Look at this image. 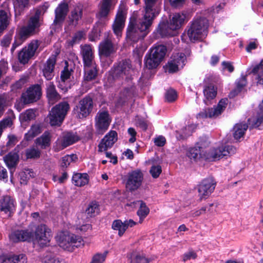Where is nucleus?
I'll list each match as a JSON object with an SVG mask.
<instances>
[{
  "mask_svg": "<svg viewBox=\"0 0 263 263\" xmlns=\"http://www.w3.org/2000/svg\"><path fill=\"white\" fill-rule=\"evenodd\" d=\"M228 103V99L224 98L221 99L215 107L208 108L200 111L197 115V118L203 119L207 118H216L221 114L226 109Z\"/></svg>",
  "mask_w": 263,
  "mask_h": 263,
  "instance_id": "nucleus-10",
  "label": "nucleus"
},
{
  "mask_svg": "<svg viewBox=\"0 0 263 263\" xmlns=\"http://www.w3.org/2000/svg\"><path fill=\"white\" fill-rule=\"evenodd\" d=\"M150 259L146 257L143 254H138L135 256L134 263H149Z\"/></svg>",
  "mask_w": 263,
  "mask_h": 263,
  "instance_id": "nucleus-58",
  "label": "nucleus"
},
{
  "mask_svg": "<svg viewBox=\"0 0 263 263\" xmlns=\"http://www.w3.org/2000/svg\"><path fill=\"white\" fill-rule=\"evenodd\" d=\"M81 54L83 58L84 66H89L96 64L92 48L90 45H85L81 47Z\"/></svg>",
  "mask_w": 263,
  "mask_h": 263,
  "instance_id": "nucleus-24",
  "label": "nucleus"
},
{
  "mask_svg": "<svg viewBox=\"0 0 263 263\" xmlns=\"http://www.w3.org/2000/svg\"><path fill=\"white\" fill-rule=\"evenodd\" d=\"M117 49V45L112 43L111 37L109 35L100 43L99 47L100 54L105 57L114 54Z\"/></svg>",
  "mask_w": 263,
  "mask_h": 263,
  "instance_id": "nucleus-16",
  "label": "nucleus"
},
{
  "mask_svg": "<svg viewBox=\"0 0 263 263\" xmlns=\"http://www.w3.org/2000/svg\"><path fill=\"white\" fill-rule=\"evenodd\" d=\"M118 140L117 133L115 130H110L101 140L98 145L99 151H106L111 148Z\"/></svg>",
  "mask_w": 263,
  "mask_h": 263,
  "instance_id": "nucleus-18",
  "label": "nucleus"
},
{
  "mask_svg": "<svg viewBox=\"0 0 263 263\" xmlns=\"http://www.w3.org/2000/svg\"><path fill=\"white\" fill-rule=\"evenodd\" d=\"M157 32L162 37L172 36L176 34V32L172 29L168 22H161L158 27Z\"/></svg>",
  "mask_w": 263,
  "mask_h": 263,
  "instance_id": "nucleus-29",
  "label": "nucleus"
},
{
  "mask_svg": "<svg viewBox=\"0 0 263 263\" xmlns=\"http://www.w3.org/2000/svg\"><path fill=\"white\" fill-rule=\"evenodd\" d=\"M162 172V169L160 165H153L150 170L149 173L154 178H158Z\"/></svg>",
  "mask_w": 263,
  "mask_h": 263,
  "instance_id": "nucleus-57",
  "label": "nucleus"
},
{
  "mask_svg": "<svg viewBox=\"0 0 263 263\" xmlns=\"http://www.w3.org/2000/svg\"><path fill=\"white\" fill-rule=\"evenodd\" d=\"M21 29L20 30L18 37L17 39H15L14 42L13 43L12 47L11 48V52L12 54H13L16 47L21 45L25 40H26L27 38L30 36H28L26 37H23L21 35Z\"/></svg>",
  "mask_w": 263,
  "mask_h": 263,
  "instance_id": "nucleus-51",
  "label": "nucleus"
},
{
  "mask_svg": "<svg viewBox=\"0 0 263 263\" xmlns=\"http://www.w3.org/2000/svg\"><path fill=\"white\" fill-rule=\"evenodd\" d=\"M88 175L86 173H76L72 178V183L76 186H83L88 183Z\"/></svg>",
  "mask_w": 263,
  "mask_h": 263,
  "instance_id": "nucleus-35",
  "label": "nucleus"
},
{
  "mask_svg": "<svg viewBox=\"0 0 263 263\" xmlns=\"http://www.w3.org/2000/svg\"><path fill=\"white\" fill-rule=\"evenodd\" d=\"M76 158L74 155H66L62 158L61 166L63 168L67 167L71 162L73 161V158Z\"/></svg>",
  "mask_w": 263,
  "mask_h": 263,
  "instance_id": "nucleus-53",
  "label": "nucleus"
},
{
  "mask_svg": "<svg viewBox=\"0 0 263 263\" xmlns=\"http://www.w3.org/2000/svg\"><path fill=\"white\" fill-rule=\"evenodd\" d=\"M143 53V50L141 46L138 47H136L133 51V56L136 57V60L140 64L141 63V58Z\"/></svg>",
  "mask_w": 263,
  "mask_h": 263,
  "instance_id": "nucleus-61",
  "label": "nucleus"
},
{
  "mask_svg": "<svg viewBox=\"0 0 263 263\" xmlns=\"http://www.w3.org/2000/svg\"><path fill=\"white\" fill-rule=\"evenodd\" d=\"M143 175L140 170L133 172V191L137 190L141 185Z\"/></svg>",
  "mask_w": 263,
  "mask_h": 263,
  "instance_id": "nucleus-41",
  "label": "nucleus"
},
{
  "mask_svg": "<svg viewBox=\"0 0 263 263\" xmlns=\"http://www.w3.org/2000/svg\"><path fill=\"white\" fill-rule=\"evenodd\" d=\"M203 93L205 97L204 102L209 105L211 104V100L214 99L217 95V88L212 84L206 86L203 90Z\"/></svg>",
  "mask_w": 263,
  "mask_h": 263,
  "instance_id": "nucleus-31",
  "label": "nucleus"
},
{
  "mask_svg": "<svg viewBox=\"0 0 263 263\" xmlns=\"http://www.w3.org/2000/svg\"><path fill=\"white\" fill-rule=\"evenodd\" d=\"M98 212V205L96 202H93L90 203L85 210V213L87 214V217H94Z\"/></svg>",
  "mask_w": 263,
  "mask_h": 263,
  "instance_id": "nucleus-47",
  "label": "nucleus"
},
{
  "mask_svg": "<svg viewBox=\"0 0 263 263\" xmlns=\"http://www.w3.org/2000/svg\"><path fill=\"white\" fill-rule=\"evenodd\" d=\"M188 27L187 34L191 41L201 40L207 35L209 21L205 17H197Z\"/></svg>",
  "mask_w": 263,
  "mask_h": 263,
  "instance_id": "nucleus-3",
  "label": "nucleus"
},
{
  "mask_svg": "<svg viewBox=\"0 0 263 263\" xmlns=\"http://www.w3.org/2000/svg\"><path fill=\"white\" fill-rule=\"evenodd\" d=\"M121 179L125 186V193L132 192V172H129L127 174L123 175Z\"/></svg>",
  "mask_w": 263,
  "mask_h": 263,
  "instance_id": "nucleus-46",
  "label": "nucleus"
},
{
  "mask_svg": "<svg viewBox=\"0 0 263 263\" xmlns=\"http://www.w3.org/2000/svg\"><path fill=\"white\" fill-rule=\"evenodd\" d=\"M68 11V5L66 3L60 4L55 10V18L53 24L61 26L64 23Z\"/></svg>",
  "mask_w": 263,
  "mask_h": 263,
  "instance_id": "nucleus-20",
  "label": "nucleus"
},
{
  "mask_svg": "<svg viewBox=\"0 0 263 263\" xmlns=\"http://www.w3.org/2000/svg\"><path fill=\"white\" fill-rule=\"evenodd\" d=\"M42 13V10H36L34 15L30 17L27 25L21 28V34L22 36H33L39 33L41 25L40 17Z\"/></svg>",
  "mask_w": 263,
  "mask_h": 263,
  "instance_id": "nucleus-8",
  "label": "nucleus"
},
{
  "mask_svg": "<svg viewBox=\"0 0 263 263\" xmlns=\"http://www.w3.org/2000/svg\"><path fill=\"white\" fill-rule=\"evenodd\" d=\"M130 95V90L129 88H125L121 93L119 99L115 103V106L117 108H121L125 106L128 100V97Z\"/></svg>",
  "mask_w": 263,
  "mask_h": 263,
  "instance_id": "nucleus-37",
  "label": "nucleus"
},
{
  "mask_svg": "<svg viewBox=\"0 0 263 263\" xmlns=\"http://www.w3.org/2000/svg\"><path fill=\"white\" fill-rule=\"evenodd\" d=\"M42 95V88L39 84H34L29 87L21 95V101L24 104L37 102Z\"/></svg>",
  "mask_w": 263,
  "mask_h": 263,
  "instance_id": "nucleus-11",
  "label": "nucleus"
},
{
  "mask_svg": "<svg viewBox=\"0 0 263 263\" xmlns=\"http://www.w3.org/2000/svg\"><path fill=\"white\" fill-rule=\"evenodd\" d=\"M177 92L172 89L168 90L165 93V98L169 102H172L177 99Z\"/></svg>",
  "mask_w": 263,
  "mask_h": 263,
  "instance_id": "nucleus-56",
  "label": "nucleus"
},
{
  "mask_svg": "<svg viewBox=\"0 0 263 263\" xmlns=\"http://www.w3.org/2000/svg\"><path fill=\"white\" fill-rule=\"evenodd\" d=\"M126 13V6L124 4H120L112 25L114 32L118 37L121 36L122 31L125 26Z\"/></svg>",
  "mask_w": 263,
  "mask_h": 263,
  "instance_id": "nucleus-9",
  "label": "nucleus"
},
{
  "mask_svg": "<svg viewBox=\"0 0 263 263\" xmlns=\"http://www.w3.org/2000/svg\"><path fill=\"white\" fill-rule=\"evenodd\" d=\"M166 48L162 45L154 46L145 57V64L149 69L156 68L163 60L166 54Z\"/></svg>",
  "mask_w": 263,
  "mask_h": 263,
  "instance_id": "nucleus-4",
  "label": "nucleus"
},
{
  "mask_svg": "<svg viewBox=\"0 0 263 263\" xmlns=\"http://www.w3.org/2000/svg\"><path fill=\"white\" fill-rule=\"evenodd\" d=\"M4 160L7 167L11 169L17 165L19 161V155L16 152H11L4 157Z\"/></svg>",
  "mask_w": 263,
  "mask_h": 263,
  "instance_id": "nucleus-30",
  "label": "nucleus"
},
{
  "mask_svg": "<svg viewBox=\"0 0 263 263\" xmlns=\"http://www.w3.org/2000/svg\"><path fill=\"white\" fill-rule=\"evenodd\" d=\"M52 237L51 230L45 224L38 226L35 231V240L40 247L47 246Z\"/></svg>",
  "mask_w": 263,
  "mask_h": 263,
  "instance_id": "nucleus-13",
  "label": "nucleus"
},
{
  "mask_svg": "<svg viewBox=\"0 0 263 263\" xmlns=\"http://www.w3.org/2000/svg\"><path fill=\"white\" fill-rule=\"evenodd\" d=\"M14 200L10 196H3L0 199V211L10 215L14 210Z\"/></svg>",
  "mask_w": 263,
  "mask_h": 263,
  "instance_id": "nucleus-25",
  "label": "nucleus"
},
{
  "mask_svg": "<svg viewBox=\"0 0 263 263\" xmlns=\"http://www.w3.org/2000/svg\"><path fill=\"white\" fill-rule=\"evenodd\" d=\"M84 67V80L85 81L89 82L95 80L98 76V67L96 64L89 66Z\"/></svg>",
  "mask_w": 263,
  "mask_h": 263,
  "instance_id": "nucleus-28",
  "label": "nucleus"
},
{
  "mask_svg": "<svg viewBox=\"0 0 263 263\" xmlns=\"http://www.w3.org/2000/svg\"><path fill=\"white\" fill-rule=\"evenodd\" d=\"M216 182L212 177L206 178L198 185V191L200 199L206 198L214 191Z\"/></svg>",
  "mask_w": 263,
  "mask_h": 263,
  "instance_id": "nucleus-15",
  "label": "nucleus"
},
{
  "mask_svg": "<svg viewBox=\"0 0 263 263\" xmlns=\"http://www.w3.org/2000/svg\"><path fill=\"white\" fill-rule=\"evenodd\" d=\"M56 62V55H52L44 63L42 72L44 77L47 80H51L54 77V68Z\"/></svg>",
  "mask_w": 263,
  "mask_h": 263,
  "instance_id": "nucleus-21",
  "label": "nucleus"
},
{
  "mask_svg": "<svg viewBox=\"0 0 263 263\" xmlns=\"http://www.w3.org/2000/svg\"><path fill=\"white\" fill-rule=\"evenodd\" d=\"M79 140L80 138L77 133L72 132L67 133L63 136L62 140L59 142V146H58L55 149L56 151H60L78 141Z\"/></svg>",
  "mask_w": 263,
  "mask_h": 263,
  "instance_id": "nucleus-23",
  "label": "nucleus"
},
{
  "mask_svg": "<svg viewBox=\"0 0 263 263\" xmlns=\"http://www.w3.org/2000/svg\"><path fill=\"white\" fill-rule=\"evenodd\" d=\"M35 117V111L33 109H29L21 114L20 119L21 122H27L34 119Z\"/></svg>",
  "mask_w": 263,
  "mask_h": 263,
  "instance_id": "nucleus-45",
  "label": "nucleus"
},
{
  "mask_svg": "<svg viewBox=\"0 0 263 263\" xmlns=\"http://www.w3.org/2000/svg\"><path fill=\"white\" fill-rule=\"evenodd\" d=\"M101 31L99 29L93 28L91 33L89 34V39L91 41H96L99 40L101 35Z\"/></svg>",
  "mask_w": 263,
  "mask_h": 263,
  "instance_id": "nucleus-59",
  "label": "nucleus"
},
{
  "mask_svg": "<svg viewBox=\"0 0 263 263\" xmlns=\"http://www.w3.org/2000/svg\"><path fill=\"white\" fill-rule=\"evenodd\" d=\"M172 60L170 62H168L167 65V70L170 73H173L178 71L180 68Z\"/></svg>",
  "mask_w": 263,
  "mask_h": 263,
  "instance_id": "nucleus-62",
  "label": "nucleus"
},
{
  "mask_svg": "<svg viewBox=\"0 0 263 263\" xmlns=\"http://www.w3.org/2000/svg\"><path fill=\"white\" fill-rule=\"evenodd\" d=\"M108 251H105L103 254L97 253L95 255L92 259V261L90 263H103L105 261Z\"/></svg>",
  "mask_w": 263,
  "mask_h": 263,
  "instance_id": "nucleus-52",
  "label": "nucleus"
},
{
  "mask_svg": "<svg viewBox=\"0 0 263 263\" xmlns=\"http://www.w3.org/2000/svg\"><path fill=\"white\" fill-rule=\"evenodd\" d=\"M185 15L183 14L175 13L168 23L170 27L175 31L179 29L184 22Z\"/></svg>",
  "mask_w": 263,
  "mask_h": 263,
  "instance_id": "nucleus-32",
  "label": "nucleus"
},
{
  "mask_svg": "<svg viewBox=\"0 0 263 263\" xmlns=\"http://www.w3.org/2000/svg\"><path fill=\"white\" fill-rule=\"evenodd\" d=\"M251 73L257 74V83L263 84V59L252 68Z\"/></svg>",
  "mask_w": 263,
  "mask_h": 263,
  "instance_id": "nucleus-43",
  "label": "nucleus"
},
{
  "mask_svg": "<svg viewBox=\"0 0 263 263\" xmlns=\"http://www.w3.org/2000/svg\"><path fill=\"white\" fill-rule=\"evenodd\" d=\"M84 33L83 31H78L76 32L70 41L71 45L78 43L83 37Z\"/></svg>",
  "mask_w": 263,
  "mask_h": 263,
  "instance_id": "nucleus-64",
  "label": "nucleus"
},
{
  "mask_svg": "<svg viewBox=\"0 0 263 263\" xmlns=\"http://www.w3.org/2000/svg\"><path fill=\"white\" fill-rule=\"evenodd\" d=\"M51 135L49 131H45L40 137L35 140L36 146L44 149L50 146Z\"/></svg>",
  "mask_w": 263,
  "mask_h": 263,
  "instance_id": "nucleus-26",
  "label": "nucleus"
},
{
  "mask_svg": "<svg viewBox=\"0 0 263 263\" xmlns=\"http://www.w3.org/2000/svg\"><path fill=\"white\" fill-rule=\"evenodd\" d=\"M133 204L134 205L135 207H138L139 208L137 214L139 217V223H141L143 222L144 219L148 214L149 212V209L146 205L145 203H144L142 200L133 202Z\"/></svg>",
  "mask_w": 263,
  "mask_h": 263,
  "instance_id": "nucleus-27",
  "label": "nucleus"
},
{
  "mask_svg": "<svg viewBox=\"0 0 263 263\" xmlns=\"http://www.w3.org/2000/svg\"><path fill=\"white\" fill-rule=\"evenodd\" d=\"M248 127V125L246 123L236 124L233 128L234 138L238 140L242 137Z\"/></svg>",
  "mask_w": 263,
  "mask_h": 263,
  "instance_id": "nucleus-40",
  "label": "nucleus"
},
{
  "mask_svg": "<svg viewBox=\"0 0 263 263\" xmlns=\"http://www.w3.org/2000/svg\"><path fill=\"white\" fill-rule=\"evenodd\" d=\"M180 68H182L185 64L186 58L183 53H178L174 55L172 59Z\"/></svg>",
  "mask_w": 263,
  "mask_h": 263,
  "instance_id": "nucleus-48",
  "label": "nucleus"
},
{
  "mask_svg": "<svg viewBox=\"0 0 263 263\" xmlns=\"http://www.w3.org/2000/svg\"><path fill=\"white\" fill-rule=\"evenodd\" d=\"M94 103L91 97L87 95L81 99L73 107L72 112L78 119H84L92 111Z\"/></svg>",
  "mask_w": 263,
  "mask_h": 263,
  "instance_id": "nucleus-6",
  "label": "nucleus"
},
{
  "mask_svg": "<svg viewBox=\"0 0 263 263\" xmlns=\"http://www.w3.org/2000/svg\"><path fill=\"white\" fill-rule=\"evenodd\" d=\"M42 263H66L65 261L62 259H60L58 257H56L54 256H46L43 260L42 261Z\"/></svg>",
  "mask_w": 263,
  "mask_h": 263,
  "instance_id": "nucleus-55",
  "label": "nucleus"
},
{
  "mask_svg": "<svg viewBox=\"0 0 263 263\" xmlns=\"http://www.w3.org/2000/svg\"><path fill=\"white\" fill-rule=\"evenodd\" d=\"M41 156V151L34 147L27 149L26 152V156L27 159H37Z\"/></svg>",
  "mask_w": 263,
  "mask_h": 263,
  "instance_id": "nucleus-49",
  "label": "nucleus"
},
{
  "mask_svg": "<svg viewBox=\"0 0 263 263\" xmlns=\"http://www.w3.org/2000/svg\"><path fill=\"white\" fill-rule=\"evenodd\" d=\"M46 96L50 102H55L60 98L53 82H49L46 88Z\"/></svg>",
  "mask_w": 263,
  "mask_h": 263,
  "instance_id": "nucleus-34",
  "label": "nucleus"
},
{
  "mask_svg": "<svg viewBox=\"0 0 263 263\" xmlns=\"http://www.w3.org/2000/svg\"><path fill=\"white\" fill-rule=\"evenodd\" d=\"M132 61L130 59L122 60L114 64L109 71L110 76L114 80L120 78L130 79L131 78Z\"/></svg>",
  "mask_w": 263,
  "mask_h": 263,
  "instance_id": "nucleus-5",
  "label": "nucleus"
},
{
  "mask_svg": "<svg viewBox=\"0 0 263 263\" xmlns=\"http://www.w3.org/2000/svg\"><path fill=\"white\" fill-rule=\"evenodd\" d=\"M42 132V127L39 124H35L31 125L30 129L25 135V139L30 141L35 137L39 135Z\"/></svg>",
  "mask_w": 263,
  "mask_h": 263,
  "instance_id": "nucleus-36",
  "label": "nucleus"
},
{
  "mask_svg": "<svg viewBox=\"0 0 263 263\" xmlns=\"http://www.w3.org/2000/svg\"><path fill=\"white\" fill-rule=\"evenodd\" d=\"M68 11V5L66 3L60 4L55 10V18L53 24L61 26L64 23Z\"/></svg>",
  "mask_w": 263,
  "mask_h": 263,
  "instance_id": "nucleus-19",
  "label": "nucleus"
},
{
  "mask_svg": "<svg viewBox=\"0 0 263 263\" xmlns=\"http://www.w3.org/2000/svg\"><path fill=\"white\" fill-rule=\"evenodd\" d=\"M70 109L67 102H62L54 106L50 111V123L52 126L60 125Z\"/></svg>",
  "mask_w": 263,
  "mask_h": 263,
  "instance_id": "nucleus-7",
  "label": "nucleus"
},
{
  "mask_svg": "<svg viewBox=\"0 0 263 263\" xmlns=\"http://www.w3.org/2000/svg\"><path fill=\"white\" fill-rule=\"evenodd\" d=\"M86 8L83 4L78 3L71 10L68 16V22L70 26H77L82 19L83 9Z\"/></svg>",
  "mask_w": 263,
  "mask_h": 263,
  "instance_id": "nucleus-17",
  "label": "nucleus"
},
{
  "mask_svg": "<svg viewBox=\"0 0 263 263\" xmlns=\"http://www.w3.org/2000/svg\"><path fill=\"white\" fill-rule=\"evenodd\" d=\"M111 0H103L102 4L97 14L100 18H105L107 16L110 8Z\"/></svg>",
  "mask_w": 263,
  "mask_h": 263,
  "instance_id": "nucleus-39",
  "label": "nucleus"
},
{
  "mask_svg": "<svg viewBox=\"0 0 263 263\" xmlns=\"http://www.w3.org/2000/svg\"><path fill=\"white\" fill-rule=\"evenodd\" d=\"M248 121L253 127H258L263 122V100L259 105V111L258 112L256 118L249 119Z\"/></svg>",
  "mask_w": 263,
  "mask_h": 263,
  "instance_id": "nucleus-42",
  "label": "nucleus"
},
{
  "mask_svg": "<svg viewBox=\"0 0 263 263\" xmlns=\"http://www.w3.org/2000/svg\"><path fill=\"white\" fill-rule=\"evenodd\" d=\"M136 124L140 127L142 129L145 130L147 128V124L146 122L142 118H139L138 116H136L135 118Z\"/></svg>",
  "mask_w": 263,
  "mask_h": 263,
  "instance_id": "nucleus-63",
  "label": "nucleus"
},
{
  "mask_svg": "<svg viewBox=\"0 0 263 263\" xmlns=\"http://www.w3.org/2000/svg\"><path fill=\"white\" fill-rule=\"evenodd\" d=\"M33 238V234L28 230H16L10 235V239L14 242L30 241Z\"/></svg>",
  "mask_w": 263,
  "mask_h": 263,
  "instance_id": "nucleus-22",
  "label": "nucleus"
},
{
  "mask_svg": "<svg viewBox=\"0 0 263 263\" xmlns=\"http://www.w3.org/2000/svg\"><path fill=\"white\" fill-rule=\"evenodd\" d=\"M27 258L26 255H7L2 259V263H27Z\"/></svg>",
  "mask_w": 263,
  "mask_h": 263,
  "instance_id": "nucleus-33",
  "label": "nucleus"
},
{
  "mask_svg": "<svg viewBox=\"0 0 263 263\" xmlns=\"http://www.w3.org/2000/svg\"><path fill=\"white\" fill-rule=\"evenodd\" d=\"M192 127L191 126H186L183 128H182L180 132H177L179 134V136L177 138L181 140L184 139L186 138L187 137L190 136L192 133Z\"/></svg>",
  "mask_w": 263,
  "mask_h": 263,
  "instance_id": "nucleus-50",
  "label": "nucleus"
},
{
  "mask_svg": "<svg viewBox=\"0 0 263 263\" xmlns=\"http://www.w3.org/2000/svg\"><path fill=\"white\" fill-rule=\"evenodd\" d=\"M72 70L71 69L69 70L68 66H66L64 67V69L61 71V80L62 82H65L68 79H69L71 76Z\"/></svg>",
  "mask_w": 263,
  "mask_h": 263,
  "instance_id": "nucleus-54",
  "label": "nucleus"
},
{
  "mask_svg": "<svg viewBox=\"0 0 263 263\" xmlns=\"http://www.w3.org/2000/svg\"><path fill=\"white\" fill-rule=\"evenodd\" d=\"M12 34H7L3 37L1 41V45L3 47L9 46L12 40Z\"/></svg>",
  "mask_w": 263,
  "mask_h": 263,
  "instance_id": "nucleus-60",
  "label": "nucleus"
},
{
  "mask_svg": "<svg viewBox=\"0 0 263 263\" xmlns=\"http://www.w3.org/2000/svg\"><path fill=\"white\" fill-rule=\"evenodd\" d=\"M10 17L5 10H0V33H3L10 24Z\"/></svg>",
  "mask_w": 263,
  "mask_h": 263,
  "instance_id": "nucleus-38",
  "label": "nucleus"
},
{
  "mask_svg": "<svg viewBox=\"0 0 263 263\" xmlns=\"http://www.w3.org/2000/svg\"><path fill=\"white\" fill-rule=\"evenodd\" d=\"M128 227V224L123 223L121 220H115L112 223V228L114 230H118V235L122 236L126 229Z\"/></svg>",
  "mask_w": 263,
  "mask_h": 263,
  "instance_id": "nucleus-44",
  "label": "nucleus"
},
{
  "mask_svg": "<svg viewBox=\"0 0 263 263\" xmlns=\"http://www.w3.org/2000/svg\"><path fill=\"white\" fill-rule=\"evenodd\" d=\"M96 133L103 134L108 128L111 120L107 111H99L95 118Z\"/></svg>",
  "mask_w": 263,
  "mask_h": 263,
  "instance_id": "nucleus-12",
  "label": "nucleus"
},
{
  "mask_svg": "<svg viewBox=\"0 0 263 263\" xmlns=\"http://www.w3.org/2000/svg\"><path fill=\"white\" fill-rule=\"evenodd\" d=\"M40 45L38 40H33L27 46L24 47L18 53V59L22 64H25L33 57Z\"/></svg>",
  "mask_w": 263,
  "mask_h": 263,
  "instance_id": "nucleus-14",
  "label": "nucleus"
},
{
  "mask_svg": "<svg viewBox=\"0 0 263 263\" xmlns=\"http://www.w3.org/2000/svg\"><path fill=\"white\" fill-rule=\"evenodd\" d=\"M236 148L232 145H226L217 148L211 149L207 152L201 146H196L189 151L188 156L191 159L197 160L200 158L209 161H216L224 156L233 155L235 153Z\"/></svg>",
  "mask_w": 263,
  "mask_h": 263,
  "instance_id": "nucleus-2",
  "label": "nucleus"
},
{
  "mask_svg": "<svg viewBox=\"0 0 263 263\" xmlns=\"http://www.w3.org/2000/svg\"><path fill=\"white\" fill-rule=\"evenodd\" d=\"M158 0H144L145 13L142 20L135 23L133 16V42L143 39L149 32V28L155 17V5Z\"/></svg>",
  "mask_w": 263,
  "mask_h": 263,
  "instance_id": "nucleus-1",
  "label": "nucleus"
}]
</instances>
